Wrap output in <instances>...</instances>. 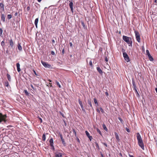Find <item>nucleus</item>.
Returning a JSON list of instances; mask_svg holds the SVG:
<instances>
[{"mask_svg":"<svg viewBox=\"0 0 157 157\" xmlns=\"http://www.w3.org/2000/svg\"><path fill=\"white\" fill-rule=\"evenodd\" d=\"M41 63L43 66L45 68L49 69H52V67L50 64H48L46 62L41 61Z\"/></svg>","mask_w":157,"mask_h":157,"instance_id":"nucleus-4","label":"nucleus"},{"mask_svg":"<svg viewBox=\"0 0 157 157\" xmlns=\"http://www.w3.org/2000/svg\"><path fill=\"white\" fill-rule=\"evenodd\" d=\"M27 11H29L30 9V8L29 6H28L27 8Z\"/></svg>","mask_w":157,"mask_h":157,"instance_id":"nucleus-45","label":"nucleus"},{"mask_svg":"<svg viewBox=\"0 0 157 157\" xmlns=\"http://www.w3.org/2000/svg\"><path fill=\"white\" fill-rule=\"evenodd\" d=\"M55 157H62V154L60 152H56L55 153Z\"/></svg>","mask_w":157,"mask_h":157,"instance_id":"nucleus-10","label":"nucleus"},{"mask_svg":"<svg viewBox=\"0 0 157 157\" xmlns=\"http://www.w3.org/2000/svg\"><path fill=\"white\" fill-rule=\"evenodd\" d=\"M72 131H73V133H74L75 136H76V132H75V129H73Z\"/></svg>","mask_w":157,"mask_h":157,"instance_id":"nucleus-40","label":"nucleus"},{"mask_svg":"<svg viewBox=\"0 0 157 157\" xmlns=\"http://www.w3.org/2000/svg\"><path fill=\"white\" fill-rule=\"evenodd\" d=\"M50 145H53V140L52 138H51L49 141Z\"/></svg>","mask_w":157,"mask_h":157,"instance_id":"nucleus-21","label":"nucleus"},{"mask_svg":"<svg viewBox=\"0 0 157 157\" xmlns=\"http://www.w3.org/2000/svg\"><path fill=\"white\" fill-rule=\"evenodd\" d=\"M103 144L105 146H106V147H107V145L105 143H103Z\"/></svg>","mask_w":157,"mask_h":157,"instance_id":"nucleus-51","label":"nucleus"},{"mask_svg":"<svg viewBox=\"0 0 157 157\" xmlns=\"http://www.w3.org/2000/svg\"><path fill=\"white\" fill-rule=\"evenodd\" d=\"M4 40H3L2 41L1 43V45L2 46L3 48H4L5 46V44L4 42Z\"/></svg>","mask_w":157,"mask_h":157,"instance_id":"nucleus-24","label":"nucleus"},{"mask_svg":"<svg viewBox=\"0 0 157 157\" xmlns=\"http://www.w3.org/2000/svg\"><path fill=\"white\" fill-rule=\"evenodd\" d=\"M52 42L53 43H54L55 42V40L54 39L52 40Z\"/></svg>","mask_w":157,"mask_h":157,"instance_id":"nucleus-55","label":"nucleus"},{"mask_svg":"<svg viewBox=\"0 0 157 157\" xmlns=\"http://www.w3.org/2000/svg\"><path fill=\"white\" fill-rule=\"evenodd\" d=\"M33 72H34V73L36 75H37V74H36V71H35V70H33Z\"/></svg>","mask_w":157,"mask_h":157,"instance_id":"nucleus-53","label":"nucleus"},{"mask_svg":"<svg viewBox=\"0 0 157 157\" xmlns=\"http://www.w3.org/2000/svg\"><path fill=\"white\" fill-rule=\"evenodd\" d=\"M102 127H103V128H104V129L105 131H108V129H107V128H106V125L104 124H103Z\"/></svg>","mask_w":157,"mask_h":157,"instance_id":"nucleus-26","label":"nucleus"},{"mask_svg":"<svg viewBox=\"0 0 157 157\" xmlns=\"http://www.w3.org/2000/svg\"><path fill=\"white\" fill-rule=\"evenodd\" d=\"M64 52H65L64 48H63L62 51V53L63 54L64 53Z\"/></svg>","mask_w":157,"mask_h":157,"instance_id":"nucleus-46","label":"nucleus"},{"mask_svg":"<svg viewBox=\"0 0 157 157\" xmlns=\"http://www.w3.org/2000/svg\"><path fill=\"white\" fill-rule=\"evenodd\" d=\"M88 103L90 105V106L93 109V107L91 104V101L90 99L88 100Z\"/></svg>","mask_w":157,"mask_h":157,"instance_id":"nucleus-16","label":"nucleus"},{"mask_svg":"<svg viewBox=\"0 0 157 157\" xmlns=\"http://www.w3.org/2000/svg\"><path fill=\"white\" fill-rule=\"evenodd\" d=\"M69 1L70 2V3H69V6L71 8V12L72 13L73 12V3L72 2V1Z\"/></svg>","mask_w":157,"mask_h":157,"instance_id":"nucleus-7","label":"nucleus"},{"mask_svg":"<svg viewBox=\"0 0 157 157\" xmlns=\"http://www.w3.org/2000/svg\"><path fill=\"white\" fill-rule=\"evenodd\" d=\"M3 30L2 28H0V36L2 37Z\"/></svg>","mask_w":157,"mask_h":157,"instance_id":"nucleus-29","label":"nucleus"},{"mask_svg":"<svg viewBox=\"0 0 157 157\" xmlns=\"http://www.w3.org/2000/svg\"><path fill=\"white\" fill-rule=\"evenodd\" d=\"M51 147V149L53 151L55 150V147H54V146L53 145H51L50 146Z\"/></svg>","mask_w":157,"mask_h":157,"instance_id":"nucleus-38","label":"nucleus"},{"mask_svg":"<svg viewBox=\"0 0 157 157\" xmlns=\"http://www.w3.org/2000/svg\"><path fill=\"white\" fill-rule=\"evenodd\" d=\"M118 119H119V120L122 123H123V120L121 117H118Z\"/></svg>","mask_w":157,"mask_h":157,"instance_id":"nucleus-37","label":"nucleus"},{"mask_svg":"<svg viewBox=\"0 0 157 157\" xmlns=\"http://www.w3.org/2000/svg\"><path fill=\"white\" fill-rule=\"evenodd\" d=\"M31 86L33 89V90H34V88L32 85H31Z\"/></svg>","mask_w":157,"mask_h":157,"instance_id":"nucleus-50","label":"nucleus"},{"mask_svg":"<svg viewBox=\"0 0 157 157\" xmlns=\"http://www.w3.org/2000/svg\"><path fill=\"white\" fill-rule=\"evenodd\" d=\"M56 84H57V85L59 86V88L61 87V86L59 83V82L57 81H56Z\"/></svg>","mask_w":157,"mask_h":157,"instance_id":"nucleus-32","label":"nucleus"},{"mask_svg":"<svg viewBox=\"0 0 157 157\" xmlns=\"http://www.w3.org/2000/svg\"><path fill=\"white\" fill-rule=\"evenodd\" d=\"M148 56L149 59L151 61H153L154 60L153 58L151 56V55L149 56Z\"/></svg>","mask_w":157,"mask_h":157,"instance_id":"nucleus-25","label":"nucleus"},{"mask_svg":"<svg viewBox=\"0 0 157 157\" xmlns=\"http://www.w3.org/2000/svg\"><path fill=\"white\" fill-rule=\"evenodd\" d=\"M5 17L3 14H2L1 19L3 22H4L5 21Z\"/></svg>","mask_w":157,"mask_h":157,"instance_id":"nucleus-18","label":"nucleus"},{"mask_svg":"<svg viewBox=\"0 0 157 157\" xmlns=\"http://www.w3.org/2000/svg\"><path fill=\"white\" fill-rule=\"evenodd\" d=\"M69 44H70V46L71 47L72 45V43L70 42V43Z\"/></svg>","mask_w":157,"mask_h":157,"instance_id":"nucleus-57","label":"nucleus"},{"mask_svg":"<svg viewBox=\"0 0 157 157\" xmlns=\"http://www.w3.org/2000/svg\"><path fill=\"white\" fill-rule=\"evenodd\" d=\"M97 69L100 74H101L102 73V71L100 67H97Z\"/></svg>","mask_w":157,"mask_h":157,"instance_id":"nucleus-17","label":"nucleus"},{"mask_svg":"<svg viewBox=\"0 0 157 157\" xmlns=\"http://www.w3.org/2000/svg\"><path fill=\"white\" fill-rule=\"evenodd\" d=\"M81 24H82V26L83 27L85 28V24H84V22H83V21H82L81 22Z\"/></svg>","mask_w":157,"mask_h":157,"instance_id":"nucleus-35","label":"nucleus"},{"mask_svg":"<svg viewBox=\"0 0 157 157\" xmlns=\"http://www.w3.org/2000/svg\"><path fill=\"white\" fill-rule=\"evenodd\" d=\"M105 60L106 61V62H107L108 61V59L107 57H106L105 58Z\"/></svg>","mask_w":157,"mask_h":157,"instance_id":"nucleus-49","label":"nucleus"},{"mask_svg":"<svg viewBox=\"0 0 157 157\" xmlns=\"http://www.w3.org/2000/svg\"><path fill=\"white\" fill-rule=\"evenodd\" d=\"M136 96L137 97H139L140 96V95L138 93V92L137 93H136Z\"/></svg>","mask_w":157,"mask_h":157,"instance_id":"nucleus-56","label":"nucleus"},{"mask_svg":"<svg viewBox=\"0 0 157 157\" xmlns=\"http://www.w3.org/2000/svg\"><path fill=\"white\" fill-rule=\"evenodd\" d=\"M114 134L118 142H119L120 141V139L119 138L118 135V134L116 132H115Z\"/></svg>","mask_w":157,"mask_h":157,"instance_id":"nucleus-12","label":"nucleus"},{"mask_svg":"<svg viewBox=\"0 0 157 157\" xmlns=\"http://www.w3.org/2000/svg\"><path fill=\"white\" fill-rule=\"evenodd\" d=\"M126 130L128 132H130V131L128 128H126Z\"/></svg>","mask_w":157,"mask_h":157,"instance_id":"nucleus-44","label":"nucleus"},{"mask_svg":"<svg viewBox=\"0 0 157 157\" xmlns=\"http://www.w3.org/2000/svg\"><path fill=\"white\" fill-rule=\"evenodd\" d=\"M39 2H40L41 0H37Z\"/></svg>","mask_w":157,"mask_h":157,"instance_id":"nucleus-63","label":"nucleus"},{"mask_svg":"<svg viewBox=\"0 0 157 157\" xmlns=\"http://www.w3.org/2000/svg\"><path fill=\"white\" fill-rule=\"evenodd\" d=\"M40 122H42V119L41 118H40Z\"/></svg>","mask_w":157,"mask_h":157,"instance_id":"nucleus-62","label":"nucleus"},{"mask_svg":"<svg viewBox=\"0 0 157 157\" xmlns=\"http://www.w3.org/2000/svg\"><path fill=\"white\" fill-rule=\"evenodd\" d=\"M97 132L99 133V134L101 135H102V133H101V131H100V130L99 129H98L97 128Z\"/></svg>","mask_w":157,"mask_h":157,"instance_id":"nucleus-36","label":"nucleus"},{"mask_svg":"<svg viewBox=\"0 0 157 157\" xmlns=\"http://www.w3.org/2000/svg\"><path fill=\"white\" fill-rule=\"evenodd\" d=\"M123 55L124 59L128 62L130 61V59L128 55L125 52V50L123 48L122 49Z\"/></svg>","mask_w":157,"mask_h":157,"instance_id":"nucleus-3","label":"nucleus"},{"mask_svg":"<svg viewBox=\"0 0 157 157\" xmlns=\"http://www.w3.org/2000/svg\"><path fill=\"white\" fill-rule=\"evenodd\" d=\"M16 66L17 68V71L18 72H19L21 71V69L20 68V65L19 63H17L16 64Z\"/></svg>","mask_w":157,"mask_h":157,"instance_id":"nucleus-13","label":"nucleus"},{"mask_svg":"<svg viewBox=\"0 0 157 157\" xmlns=\"http://www.w3.org/2000/svg\"><path fill=\"white\" fill-rule=\"evenodd\" d=\"M59 136H60L61 140L62 141V142L64 146H66V143L65 142V141H64V139L63 138V136H62V134H59Z\"/></svg>","mask_w":157,"mask_h":157,"instance_id":"nucleus-8","label":"nucleus"},{"mask_svg":"<svg viewBox=\"0 0 157 157\" xmlns=\"http://www.w3.org/2000/svg\"><path fill=\"white\" fill-rule=\"evenodd\" d=\"M6 117V115H3L1 113H0V122L2 121H6L5 119Z\"/></svg>","mask_w":157,"mask_h":157,"instance_id":"nucleus-6","label":"nucleus"},{"mask_svg":"<svg viewBox=\"0 0 157 157\" xmlns=\"http://www.w3.org/2000/svg\"><path fill=\"white\" fill-rule=\"evenodd\" d=\"M51 54H52V55H55V52L53 51H52L51 52Z\"/></svg>","mask_w":157,"mask_h":157,"instance_id":"nucleus-43","label":"nucleus"},{"mask_svg":"<svg viewBox=\"0 0 157 157\" xmlns=\"http://www.w3.org/2000/svg\"><path fill=\"white\" fill-rule=\"evenodd\" d=\"M17 48L20 51H21L22 50V48L21 45V44L19 43L18 44Z\"/></svg>","mask_w":157,"mask_h":157,"instance_id":"nucleus-15","label":"nucleus"},{"mask_svg":"<svg viewBox=\"0 0 157 157\" xmlns=\"http://www.w3.org/2000/svg\"><path fill=\"white\" fill-rule=\"evenodd\" d=\"M100 111L102 112V113H104V111L103 109H102V108L101 107H100Z\"/></svg>","mask_w":157,"mask_h":157,"instance_id":"nucleus-39","label":"nucleus"},{"mask_svg":"<svg viewBox=\"0 0 157 157\" xmlns=\"http://www.w3.org/2000/svg\"><path fill=\"white\" fill-rule=\"evenodd\" d=\"M132 83L133 86L134 90L136 89L137 87L134 81L133 80L132 81Z\"/></svg>","mask_w":157,"mask_h":157,"instance_id":"nucleus-19","label":"nucleus"},{"mask_svg":"<svg viewBox=\"0 0 157 157\" xmlns=\"http://www.w3.org/2000/svg\"><path fill=\"white\" fill-rule=\"evenodd\" d=\"M12 17V15L11 14H8L7 16V18L8 19H11Z\"/></svg>","mask_w":157,"mask_h":157,"instance_id":"nucleus-33","label":"nucleus"},{"mask_svg":"<svg viewBox=\"0 0 157 157\" xmlns=\"http://www.w3.org/2000/svg\"><path fill=\"white\" fill-rule=\"evenodd\" d=\"M129 157H134V156L133 155H131L130 154H129Z\"/></svg>","mask_w":157,"mask_h":157,"instance_id":"nucleus-59","label":"nucleus"},{"mask_svg":"<svg viewBox=\"0 0 157 157\" xmlns=\"http://www.w3.org/2000/svg\"><path fill=\"white\" fill-rule=\"evenodd\" d=\"M134 90H135V92L136 94L138 92L136 89H134Z\"/></svg>","mask_w":157,"mask_h":157,"instance_id":"nucleus-54","label":"nucleus"},{"mask_svg":"<svg viewBox=\"0 0 157 157\" xmlns=\"http://www.w3.org/2000/svg\"><path fill=\"white\" fill-rule=\"evenodd\" d=\"M38 18H36L35 19L34 21V24L36 28H37V24L38 21Z\"/></svg>","mask_w":157,"mask_h":157,"instance_id":"nucleus-14","label":"nucleus"},{"mask_svg":"<svg viewBox=\"0 0 157 157\" xmlns=\"http://www.w3.org/2000/svg\"><path fill=\"white\" fill-rule=\"evenodd\" d=\"M24 92L26 96H29L30 94V93L28 92L27 90H24Z\"/></svg>","mask_w":157,"mask_h":157,"instance_id":"nucleus-20","label":"nucleus"},{"mask_svg":"<svg viewBox=\"0 0 157 157\" xmlns=\"http://www.w3.org/2000/svg\"><path fill=\"white\" fill-rule=\"evenodd\" d=\"M85 132L87 136L88 137L90 140L91 141L93 138L92 136H90V134L87 131H86Z\"/></svg>","mask_w":157,"mask_h":157,"instance_id":"nucleus-9","label":"nucleus"},{"mask_svg":"<svg viewBox=\"0 0 157 157\" xmlns=\"http://www.w3.org/2000/svg\"><path fill=\"white\" fill-rule=\"evenodd\" d=\"M97 111L99 113H100V110H99V109H97Z\"/></svg>","mask_w":157,"mask_h":157,"instance_id":"nucleus-58","label":"nucleus"},{"mask_svg":"<svg viewBox=\"0 0 157 157\" xmlns=\"http://www.w3.org/2000/svg\"><path fill=\"white\" fill-rule=\"evenodd\" d=\"M10 44L11 48H14V46L13 44V40L12 39L10 40Z\"/></svg>","mask_w":157,"mask_h":157,"instance_id":"nucleus-11","label":"nucleus"},{"mask_svg":"<svg viewBox=\"0 0 157 157\" xmlns=\"http://www.w3.org/2000/svg\"><path fill=\"white\" fill-rule=\"evenodd\" d=\"M80 106H81V107H83L82 104V105H81Z\"/></svg>","mask_w":157,"mask_h":157,"instance_id":"nucleus-64","label":"nucleus"},{"mask_svg":"<svg viewBox=\"0 0 157 157\" xmlns=\"http://www.w3.org/2000/svg\"><path fill=\"white\" fill-rule=\"evenodd\" d=\"M146 53L147 55L148 56H149L150 55L149 52L148 50H147L146 51Z\"/></svg>","mask_w":157,"mask_h":157,"instance_id":"nucleus-34","label":"nucleus"},{"mask_svg":"<svg viewBox=\"0 0 157 157\" xmlns=\"http://www.w3.org/2000/svg\"><path fill=\"white\" fill-rule=\"evenodd\" d=\"M123 40L126 42L128 46H132V38L130 37H129L126 36H123Z\"/></svg>","mask_w":157,"mask_h":157,"instance_id":"nucleus-2","label":"nucleus"},{"mask_svg":"<svg viewBox=\"0 0 157 157\" xmlns=\"http://www.w3.org/2000/svg\"><path fill=\"white\" fill-rule=\"evenodd\" d=\"M89 64L90 66H92L93 65H92V61H91V60H90V61Z\"/></svg>","mask_w":157,"mask_h":157,"instance_id":"nucleus-41","label":"nucleus"},{"mask_svg":"<svg viewBox=\"0 0 157 157\" xmlns=\"http://www.w3.org/2000/svg\"><path fill=\"white\" fill-rule=\"evenodd\" d=\"M78 102L80 105L82 104V102L81 101H80V100H78Z\"/></svg>","mask_w":157,"mask_h":157,"instance_id":"nucleus-42","label":"nucleus"},{"mask_svg":"<svg viewBox=\"0 0 157 157\" xmlns=\"http://www.w3.org/2000/svg\"><path fill=\"white\" fill-rule=\"evenodd\" d=\"M95 144L96 145V147L99 150L100 149V148H99V146L98 145V144L97 143V142H95Z\"/></svg>","mask_w":157,"mask_h":157,"instance_id":"nucleus-30","label":"nucleus"},{"mask_svg":"<svg viewBox=\"0 0 157 157\" xmlns=\"http://www.w3.org/2000/svg\"><path fill=\"white\" fill-rule=\"evenodd\" d=\"M105 94L106 96H107L109 95V94L107 92H106L105 93Z\"/></svg>","mask_w":157,"mask_h":157,"instance_id":"nucleus-52","label":"nucleus"},{"mask_svg":"<svg viewBox=\"0 0 157 157\" xmlns=\"http://www.w3.org/2000/svg\"><path fill=\"white\" fill-rule=\"evenodd\" d=\"M0 7L3 10H4V5L2 3L0 4Z\"/></svg>","mask_w":157,"mask_h":157,"instance_id":"nucleus-27","label":"nucleus"},{"mask_svg":"<svg viewBox=\"0 0 157 157\" xmlns=\"http://www.w3.org/2000/svg\"><path fill=\"white\" fill-rule=\"evenodd\" d=\"M94 101L95 104H96V106H98V103L97 99L96 98H94Z\"/></svg>","mask_w":157,"mask_h":157,"instance_id":"nucleus-23","label":"nucleus"},{"mask_svg":"<svg viewBox=\"0 0 157 157\" xmlns=\"http://www.w3.org/2000/svg\"><path fill=\"white\" fill-rule=\"evenodd\" d=\"M42 140L43 141H45L46 140V136L44 134H43L42 136Z\"/></svg>","mask_w":157,"mask_h":157,"instance_id":"nucleus-28","label":"nucleus"},{"mask_svg":"<svg viewBox=\"0 0 157 157\" xmlns=\"http://www.w3.org/2000/svg\"><path fill=\"white\" fill-rule=\"evenodd\" d=\"M137 138L138 145L143 150H144V145L140 135L139 132L137 133Z\"/></svg>","mask_w":157,"mask_h":157,"instance_id":"nucleus-1","label":"nucleus"},{"mask_svg":"<svg viewBox=\"0 0 157 157\" xmlns=\"http://www.w3.org/2000/svg\"><path fill=\"white\" fill-rule=\"evenodd\" d=\"M137 41L139 43L140 42V36L139 32L136 31H134Z\"/></svg>","mask_w":157,"mask_h":157,"instance_id":"nucleus-5","label":"nucleus"},{"mask_svg":"<svg viewBox=\"0 0 157 157\" xmlns=\"http://www.w3.org/2000/svg\"><path fill=\"white\" fill-rule=\"evenodd\" d=\"M100 154H101V157H105L103 155V154H102V152H100Z\"/></svg>","mask_w":157,"mask_h":157,"instance_id":"nucleus-48","label":"nucleus"},{"mask_svg":"<svg viewBox=\"0 0 157 157\" xmlns=\"http://www.w3.org/2000/svg\"><path fill=\"white\" fill-rule=\"evenodd\" d=\"M6 75L8 80L10 82L11 81V78L10 75L8 74H7Z\"/></svg>","mask_w":157,"mask_h":157,"instance_id":"nucleus-22","label":"nucleus"},{"mask_svg":"<svg viewBox=\"0 0 157 157\" xmlns=\"http://www.w3.org/2000/svg\"><path fill=\"white\" fill-rule=\"evenodd\" d=\"M81 108H82V110L84 112H85V109H84L83 107H82Z\"/></svg>","mask_w":157,"mask_h":157,"instance_id":"nucleus-47","label":"nucleus"},{"mask_svg":"<svg viewBox=\"0 0 157 157\" xmlns=\"http://www.w3.org/2000/svg\"><path fill=\"white\" fill-rule=\"evenodd\" d=\"M17 12L16 13H15V14H14V15H15V16H17Z\"/></svg>","mask_w":157,"mask_h":157,"instance_id":"nucleus-60","label":"nucleus"},{"mask_svg":"<svg viewBox=\"0 0 157 157\" xmlns=\"http://www.w3.org/2000/svg\"><path fill=\"white\" fill-rule=\"evenodd\" d=\"M49 86H51V87H52V84L51 83H49Z\"/></svg>","mask_w":157,"mask_h":157,"instance_id":"nucleus-61","label":"nucleus"},{"mask_svg":"<svg viewBox=\"0 0 157 157\" xmlns=\"http://www.w3.org/2000/svg\"><path fill=\"white\" fill-rule=\"evenodd\" d=\"M5 85L7 87H8L9 86V83L7 81L5 82Z\"/></svg>","mask_w":157,"mask_h":157,"instance_id":"nucleus-31","label":"nucleus"}]
</instances>
